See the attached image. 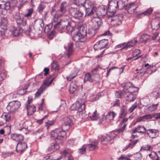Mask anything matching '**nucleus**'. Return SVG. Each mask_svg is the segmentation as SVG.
<instances>
[{"label":"nucleus","instance_id":"a211bd4d","mask_svg":"<svg viewBox=\"0 0 160 160\" xmlns=\"http://www.w3.org/2000/svg\"><path fill=\"white\" fill-rule=\"evenodd\" d=\"M44 99H42L41 103V111H42V113L44 114V113L46 114L43 117V118L41 119V123L42 121H43L45 118H47L48 116V112L46 110V108L44 105Z\"/></svg>","mask_w":160,"mask_h":160},{"label":"nucleus","instance_id":"c756f323","mask_svg":"<svg viewBox=\"0 0 160 160\" xmlns=\"http://www.w3.org/2000/svg\"><path fill=\"white\" fill-rule=\"evenodd\" d=\"M53 143L48 148V150L49 151L51 152H53L59 149V145L58 144L59 143Z\"/></svg>","mask_w":160,"mask_h":160},{"label":"nucleus","instance_id":"a19ab883","mask_svg":"<svg viewBox=\"0 0 160 160\" xmlns=\"http://www.w3.org/2000/svg\"><path fill=\"white\" fill-rule=\"evenodd\" d=\"M149 156L152 160H159V157L155 152H151Z\"/></svg>","mask_w":160,"mask_h":160},{"label":"nucleus","instance_id":"f03ea898","mask_svg":"<svg viewBox=\"0 0 160 160\" xmlns=\"http://www.w3.org/2000/svg\"><path fill=\"white\" fill-rule=\"evenodd\" d=\"M121 4L122 3L117 0H111L108 4V11L107 13V17L110 18L115 14L118 8L121 9L122 7L120 6Z\"/></svg>","mask_w":160,"mask_h":160},{"label":"nucleus","instance_id":"aec40b11","mask_svg":"<svg viewBox=\"0 0 160 160\" xmlns=\"http://www.w3.org/2000/svg\"><path fill=\"white\" fill-rule=\"evenodd\" d=\"M147 130L146 128L143 125L139 126L135 129L132 130V133H134L138 132L141 133H144L147 132Z\"/></svg>","mask_w":160,"mask_h":160},{"label":"nucleus","instance_id":"4d7b16f0","mask_svg":"<svg viewBox=\"0 0 160 160\" xmlns=\"http://www.w3.org/2000/svg\"><path fill=\"white\" fill-rule=\"evenodd\" d=\"M134 157L136 160H140L142 158V155L139 152H137L134 154Z\"/></svg>","mask_w":160,"mask_h":160},{"label":"nucleus","instance_id":"5701e85b","mask_svg":"<svg viewBox=\"0 0 160 160\" xmlns=\"http://www.w3.org/2000/svg\"><path fill=\"white\" fill-rule=\"evenodd\" d=\"M8 25V21L7 17H2L1 18L0 26L2 28L6 29Z\"/></svg>","mask_w":160,"mask_h":160},{"label":"nucleus","instance_id":"8fccbe9b","mask_svg":"<svg viewBox=\"0 0 160 160\" xmlns=\"http://www.w3.org/2000/svg\"><path fill=\"white\" fill-rule=\"evenodd\" d=\"M126 125V124H124L122 126V127L121 128H119L118 129L116 130L115 131H114L113 132H114L115 133V132H118V133H120L121 132H122L124 130Z\"/></svg>","mask_w":160,"mask_h":160},{"label":"nucleus","instance_id":"423d86ee","mask_svg":"<svg viewBox=\"0 0 160 160\" xmlns=\"http://www.w3.org/2000/svg\"><path fill=\"white\" fill-rule=\"evenodd\" d=\"M116 134L114 132H111L108 134H107L105 136L102 137L101 142L103 145H106L109 143L115 137Z\"/></svg>","mask_w":160,"mask_h":160},{"label":"nucleus","instance_id":"a878e982","mask_svg":"<svg viewBox=\"0 0 160 160\" xmlns=\"http://www.w3.org/2000/svg\"><path fill=\"white\" fill-rule=\"evenodd\" d=\"M53 81H44L41 87V94L45 90L46 88L48 87L52 83Z\"/></svg>","mask_w":160,"mask_h":160},{"label":"nucleus","instance_id":"2f4dec72","mask_svg":"<svg viewBox=\"0 0 160 160\" xmlns=\"http://www.w3.org/2000/svg\"><path fill=\"white\" fill-rule=\"evenodd\" d=\"M152 95L155 98H157L160 96V88H157L152 92Z\"/></svg>","mask_w":160,"mask_h":160},{"label":"nucleus","instance_id":"72a5a7b5","mask_svg":"<svg viewBox=\"0 0 160 160\" xmlns=\"http://www.w3.org/2000/svg\"><path fill=\"white\" fill-rule=\"evenodd\" d=\"M87 31L86 28L82 26L80 28L79 33V35H81L83 38H85L87 34Z\"/></svg>","mask_w":160,"mask_h":160},{"label":"nucleus","instance_id":"20e7f679","mask_svg":"<svg viewBox=\"0 0 160 160\" xmlns=\"http://www.w3.org/2000/svg\"><path fill=\"white\" fill-rule=\"evenodd\" d=\"M85 100L83 99H78L77 102L73 104L71 107V109L72 111H78L79 112H82L85 110Z\"/></svg>","mask_w":160,"mask_h":160},{"label":"nucleus","instance_id":"6e6552de","mask_svg":"<svg viewBox=\"0 0 160 160\" xmlns=\"http://www.w3.org/2000/svg\"><path fill=\"white\" fill-rule=\"evenodd\" d=\"M108 44V40L107 39H102L96 42L94 45L95 50H98L105 48Z\"/></svg>","mask_w":160,"mask_h":160},{"label":"nucleus","instance_id":"f704fd0d","mask_svg":"<svg viewBox=\"0 0 160 160\" xmlns=\"http://www.w3.org/2000/svg\"><path fill=\"white\" fill-rule=\"evenodd\" d=\"M95 30V29L92 28L88 30L87 35L88 38H92L96 34V31Z\"/></svg>","mask_w":160,"mask_h":160},{"label":"nucleus","instance_id":"4c0bfd02","mask_svg":"<svg viewBox=\"0 0 160 160\" xmlns=\"http://www.w3.org/2000/svg\"><path fill=\"white\" fill-rule=\"evenodd\" d=\"M136 98V95L133 93H130L129 95H127L126 100L129 102H133L135 100Z\"/></svg>","mask_w":160,"mask_h":160},{"label":"nucleus","instance_id":"3c124183","mask_svg":"<svg viewBox=\"0 0 160 160\" xmlns=\"http://www.w3.org/2000/svg\"><path fill=\"white\" fill-rule=\"evenodd\" d=\"M3 8L6 10H8L10 9L11 8L10 3L9 2H6L3 5Z\"/></svg>","mask_w":160,"mask_h":160},{"label":"nucleus","instance_id":"052dcab7","mask_svg":"<svg viewBox=\"0 0 160 160\" xmlns=\"http://www.w3.org/2000/svg\"><path fill=\"white\" fill-rule=\"evenodd\" d=\"M137 102H135L134 104L132 105V106L129 108L128 110V111L130 113H131L137 107Z\"/></svg>","mask_w":160,"mask_h":160},{"label":"nucleus","instance_id":"2eb2a0df","mask_svg":"<svg viewBox=\"0 0 160 160\" xmlns=\"http://www.w3.org/2000/svg\"><path fill=\"white\" fill-rule=\"evenodd\" d=\"M73 35V39L76 42H83L86 40L85 38H83L81 35H79L78 30L75 31L72 34Z\"/></svg>","mask_w":160,"mask_h":160},{"label":"nucleus","instance_id":"6e6d98bb","mask_svg":"<svg viewBox=\"0 0 160 160\" xmlns=\"http://www.w3.org/2000/svg\"><path fill=\"white\" fill-rule=\"evenodd\" d=\"M158 105V104L152 105L151 106L148 107V110L150 112H152L155 110L157 109V106Z\"/></svg>","mask_w":160,"mask_h":160},{"label":"nucleus","instance_id":"774afa93","mask_svg":"<svg viewBox=\"0 0 160 160\" xmlns=\"http://www.w3.org/2000/svg\"><path fill=\"white\" fill-rule=\"evenodd\" d=\"M145 120L152 119L154 117V114H148L144 115Z\"/></svg>","mask_w":160,"mask_h":160},{"label":"nucleus","instance_id":"e2e57ef3","mask_svg":"<svg viewBox=\"0 0 160 160\" xmlns=\"http://www.w3.org/2000/svg\"><path fill=\"white\" fill-rule=\"evenodd\" d=\"M55 31L54 30H52L48 35V38L49 39H52L55 35Z\"/></svg>","mask_w":160,"mask_h":160},{"label":"nucleus","instance_id":"bf43d9fd","mask_svg":"<svg viewBox=\"0 0 160 160\" xmlns=\"http://www.w3.org/2000/svg\"><path fill=\"white\" fill-rule=\"evenodd\" d=\"M86 148H87V147L86 145H83L82 147L79 149V153L81 154L85 153L86 152Z\"/></svg>","mask_w":160,"mask_h":160},{"label":"nucleus","instance_id":"69168bd1","mask_svg":"<svg viewBox=\"0 0 160 160\" xmlns=\"http://www.w3.org/2000/svg\"><path fill=\"white\" fill-rule=\"evenodd\" d=\"M97 111L95 110L93 113L90 116V118L92 120H96L98 117L96 114Z\"/></svg>","mask_w":160,"mask_h":160},{"label":"nucleus","instance_id":"9d476101","mask_svg":"<svg viewBox=\"0 0 160 160\" xmlns=\"http://www.w3.org/2000/svg\"><path fill=\"white\" fill-rule=\"evenodd\" d=\"M14 18L18 26H25L26 25V21L23 20V18L21 16L20 13H16L14 16Z\"/></svg>","mask_w":160,"mask_h":160},{"label":"nucleus","instance_id":"7c9ffc66","mask_svg":"<svg viewBox=\"0 0 160 160\" xmlns=\"http://www.w3.org/2000/svg\"><path fill=\"white\" fill-rule=\"evenodd\" d=\"M67 4L65 2H62L60 4V11L62 13H65L67 11Z\"/></svg>","mask_w":160,"mask_h":160},{"label":"nucleus","instance_id":"b1692460","mask_svg":"<svg viewBox=\"0 0 160 160\" xmlns=\"http://www.w3.org/2000/svg\"><path fill=\"white\" fill-rule=\"evenodd\" d=\"M116 115V113L113 111L109 112L106 116V120L108 122H109L113 120L114 118Z\"/></svg>","mask_w":160,"mask_h":160},{"label":"nucleus","instance_id":"c9c22d12","mask_svg":"<svg viewBox=\"0 0 160 160\" xmlns=\"http://www.w3.org/2000/svg\"><path fill=\"white\" fill-rule=\"evenodd\" d=\"M137 42V40H131L128 42L125 47V48H130L135 45L136 43Z\"/></svg>","mask_w":160,"mask_h":160},{"label":"nucleus","instance_id":"f8f14e48","mask_svg":"<svg viewBox=\"0 0 160 160\" xmlns=\"http://www.w3.org/2000/svg\"><path fill=\"white\" fill-rule=\"evenodd\" d=\"M111 18H112L111 20V22L112 23L113 22L114 25H118L122 23L123 16L122 14H119L116 16L113 15Z\"/></svg>","mask_w":160,"mask_h":160},{"label":"nucleus","instance_id":"39448f33","mask_svg":"<svg viewBox=\"0 0 160 160\" xmlns=\"http://www.w3.org/2000/svg\"><path fill=\"white\" fill-rule=\"evenodd\" d=\"M93 5L89 0H87L83 7L84 8L86 12L85 16H92L94 14L95 10L93 8Z\"/></svg>","mask_w":160,"mask_h":160},{"label":"nucleus","instance_id":"13d9d810","mask_svg":"<svg viewBox=\"0 0 160 160\" xmlns=\"http://www.w3.org/2000/svg\"><path fill=\"white\" fill-rule=\"evenodd\" d=\"M153 11V9L152 8H150L148 9L147 10L143 12V15L144 16H148L151 14Z\"/></svg>","mask_w":160,"mask_h":160},{"label":"nucleus","instance_id":"f257e3e1","mask_svg":"<svg viewBox=\"0 0 160 160\" xmlns=\"http://www.w3.org/2000/svg\"><path fill=\"white\" fill-rule=\"evenodd\" d=\"M66 132L60 128L56 129L50 133L51 136L58 143H62L66 139Z\"/></svg>","mask_w":160,"mask_h":160},{"label":"nucleus","instance_id":"cd10ccee","mask_svg":"<svg viewBox=\"0 0 160 160\" xmlns=\"http://www.w3.org/2000/svg\"><path fill=\"white\" fill-rule=\"evenodd\" d=\"M26 108L27 110L28 114L30 115H32L36 111V108L34 106H30L29 105H27Z\"/></svg>","mask_w":160,"mask_h":160},{"label":"nucleus","instance_id":"c85d7f7f","mask_svg":"<svg viewBox=\"0 0 160 160\" xmlns=\"http://www.w3.org/2000/svg\"><path fill=\"white\" fill-rule=\"evenodd\" d=\"M10 31L12 32V33L14 36H18L22 32V30L17 29L14 27H12L10 29Z\"/></svg>","mask_w":160,"mask_h":160},{"label":"nucleus","instance_id":"603ef678","mask_svg":"<svg viewBox=\"0 0 160 160\" xmlns=\"http://www.w3.org/2000/svg\"><path fill=\"white\" fill-rule=\"evenodd\" d=\"M151 27L152 30H158L160 27V23H156L153 24H151Z\"/></svg>","mask_w":160,"mask_h":160},{"label":"nucleus","instance_id":"ddd939ff","mask_svg":"<svg viewBox=\"0 0 160 160\" xmlns=\"http://www.w3.org/2000/svg\"><path fill=\"white\" fill-rule=\"evenodd\" d=\"M105 6H101L97 9L96 11L95 10V12L94 14L99 16L104 17L106 14H107L108 12Z\"/></svg>","mask_w":160,"mask_h":160},{"label":"nucleus","instance_id":"412c9836","mask_svg":"<svg viewBox=\"0 0 160 160\" xmlns=\"http://www.w3.org/2000/svg\"><path fill=\"white\" fill-rule=\"evenodd\" d=\"M98 142L97 141H95L92 142L91 143L86 145L87 149L89 151H91L97 149L98 148Z\"/></svg>","mask_w":160,"mask_h":160},{"label":"nucleus","instance_id":"864d4df0","mask_svg":"<svg viewBox=\"0 0 160 160\" xmlns=\"http://www.w3.org/2000/svg\"><path fill=\"white\" fill-rule=\"evenodd\" d=\"M140 53V50L138 49H136L132 52V54L133 57H135L139 55Z\"/></svg>","mask_w":160,"mask_h":160},{"label":"nucleus","instance_id":"6ab92c4d","mask_svg":"<svg viewBox=\"0 0 160 160\" xmlns=\"http://www.w3.org/2000/svg\"><path fill=\"white\" fill-rule=\"evenodd\" d=\"M11 137L13 140L18 142H20L24 139L23 136L19 134H12L11 135Z\"/></svg>","mask_w":160,"mask_h":160},{"label":"nucleus","instance_id":"49530a36","mask_svg":"<svg viewBox=\"0 0 160 160\" xmlns=\"http://www.w3.org/2000/svg\"><path fill=\"white\" fill-rule=\"evenodd\" d=\"M60 154L62 157H68L71 154L70 151L69 150H64L60 152Z\"/></svg>","mask_w":160,"mask_h":160},{"label":"nucleus","instance_id":"0eeeda50","mask_svg":"<svg viewBox=\"0 0 160 160\" xmlns=\"http://www.w3.org/2000/svg\"><path fill=\"white\" fill-rule=\"evenodd\" d=\"M20 106V103L17 101H13L10 102L7 107V110L9 112H15Z\"/></svg>","mask_w":160,"mask_h":160},{"label":"nucleus","instance_id":"37998d69","mask_svg":"<svg viewBox=\"0 0 160 160\" xmlns=\"http://www.w3.org/2000/svg\"><path fill=\"white\" fill-rule=\"evenodd\" d=\"M152 147L149 145H146L142 147L141 148L140 151H144L145 150L152 151Z\"/></svg>","mask_w":160,"mask_h":160},{"label":"nucleus","instance_id":"473e14b6","mask_svg":"<svg viewBox=\"0 0 160 160\" xmlns=\"http://www.w3.org/2000/svg\"><path fill=\"white\" fill-rule=\"evenodd\" d=\"M73 44L70 43L68 44V52L66 53L67 57L69 58L72 53V48Z\"/></svg>","mask_w":160,"mask_h":160},{"label":"nucleus","instance_id":"bb28decb","mask_svg":"<svg viewBox=\"0 0 160 160\" xmlns=\"http://www.w3.org/2000/svg\"><path fill=\"white\" fill-rule=\"evenodd\" d=\"M128 112L127 107L123 105L121 108L120 118H122L125 117L128 113Z\"/></svg>","mask_w":160,"mask_h":160},{"label":"nucleus","instance_id":"de8ad7c7","mask_svg":"<svg viewBox=\"0 0 160 160\" xmlns=\"http://www.w3.org/2000/svg\"><path fill=\"white\" fill-rule=\"evenodd\" d=\"M126 94L124 91H116L115 92V95L118 98H121L124 96Z\"/></svg>","mask_w":160,"mask_h":160},{"label":"nucleus","instance_id":"dca6fc26","mask_svg":"<svg viewBox=\"0 0 160 160\" xmlns=\"http://www.w3.org/2000/svg\"><path fill=\"white\" fill-rule=\"evenodd\" d=\"M27 148V144L24 142H18L16 147V151L18 152H22Z\"/></svg>","mask_w":160,"mask_h":160},{"label":"nucleus","instance_id":"5fc2aeb1","mask_svg":"<svg viewBox=\"0 0 160 160\" xmlns=\"http://www.w3.org/2000/svg\"><path fill=\"white\" fill-rule=\"evenodd\" d=\"M55 122V121L53 120L51 121H48L46 122L45 126L47 127V128L48 129L49 127L53 125L54 124Z\"/></svg>","mask_w":160,"mask_h":160},{"label":"nucleus","instance_id":"7ed1b4c3","mask_svg":"<svg viewBox=\"0 0 160 160\" xmlns=\"http://www.w3.org/2000/svg\"><path fill=\"white\" fill-rule=\"evenodd\" d=\"M127 8L128 13L135 15L137 18H141L144 16L143 12L138 13L139 12L137 10L138 6L134 2L129 3L127 5Z\"/></svg>","mask_w":160,"mask_h":160},{"label":"nucleus","instance_id":"680f3d73","mask_svg":"<svg viewBox=\"0 0 160 160\" xmlns=\"http://www.w3.org/2000/svg\"><path fill=\"white\" fill-rule=\"evenodd\" d=\"M76 4L78 6L81 5L83 6L87 0H75Z\"/></svg>","mask_w":160,"mask_h":160},{"label":"nucleus","instance_id":"58836bf2","mask_svg":"<svg viewBox=\"0 0 160 160\" xmlns=\"http://www.w3.org/2000/svg\"><path fill=\"white\" fill-rule=\"evenodd\" d=\"M29 83H28L25 85L22 89H21L18 92V93L21 95H24L26 92V90L29 86Z\"/></svg>","mask_w":160,"mask_h":160},{"label":"nucleus","instance_id":"338daca9","mask_svg":"<svg viewBox=\"0 0 160 160\" xmlns=\"http://www.w3.org/2000/svg\"><path fill=\"white\" fill-rule=\"evenodd\" d=\"M33 12V9L31 8L28 10V12L25 15V17L27 18L30 17Z\"/></svg>","mask_w":160,"mask_h":160},{"label":"nucleus","instance_id":"1a4fd4ad","mask_svg":"<svg viewBox=\"0 0 160 160\" xmlns=\"http://www.w3.org/2000/svg\"><path fill=\"white\" fill-rule=\"evenodd\" d=\"M69 12L71 15L76 19L80 20L83 16L82 12L74 8H71Z\"/></svg>","mask_w":160,"mask_h":160},{"label":"nucleus","instance_id":"9b49d317","mask_svg":"<svg viewBox=\"0 0 160 160\" xmlns=\"http://www.w3.org/2000/svg\"><path fill=\"white\" fill-rule=\"evenodd\" d=\"M92 28L95 29H98L102 24V20L98 17H93L91 20Z\"/></svg>","mask_w":160,"mask_h":160},{"label":"nucleus","instance_id":"09e8293b","mask_svg":"<svg viewBox=\"0 0 160 160\" xmlns=\"http://www.w3.org/2000/svg\"><path fill=\"white\" fill-rule=\"evenodd\" d=\"M63 124L62 125V130L65 132V131L68 130L70 128L71 125L68 124H67L63 122Z\"/></svg>","mask_w":160,"mask_h":160},{"label":"nucleus","instance_id":"f3484780","mask_svg":"<svg viewBox=\"0 0 160 160\" xmlns=\"http://www.w3.org/2000/svg\"><path fill=\"white\" fill-rule=\"evenodd\" d=\"M146 133L150 138H153L158 136L159 132L157 129H150L147 130Z\"/></svg>","mask_w":160,"mask_h":160},{"label":"nucleus","instance_id":"0e129e2a","mask_svg":"<svg viewBox=\"0 0 160 160\" xmlns=\"http://www.w3.org/2000/svg\"><path fill=\"white\" fill-rule=\"evenodd\" d=\"M144 115L136 119V123L145 121Z\"/></svg>","mask_w":160,"mask_h":160},{"label":"nucleus","instance_id":"4468645a","mask_svg":"<svg viewBox=\"0 0 160 160\" xmlns=\"http://www.w3.org/2000/svg\"><path fill=\"white\" fill-rule=\"evenodd\" d=\"M69 22L67 21H65L64 20H61L59 22L54 25V29H56L59 28V29H64L66 28L68 25Z\"/></svg>","mask_w":160,"mask_h":160},{"label":"nucleus","instance_id":"e433bc0d","mask_svg":"<svg viewBox=\"0 0 160 160\" xmlns=\"http://www.w3.org/2000/svg\"><path fill=\"white\" fill-rule=\"evenodd\" d=\"M132 84L131 82H127L122 83L121 84V86L124 89L126 90L127 91Z\"/></svg>","mask_w":160,"mask_h":160},{"label":"nucleus","instance_id":"79ce46f5","mask_svg":"<svg viewBox=\"0 0 160 160\" xmlns=\"http://www.w3.org/2000/svg\"><path fill=\"white\" fill-rule=\"evenodd\" d=\"M150 36L147 34H143L141 37L140 41L141 42H145L150 39Z\"/></svg>","mask_w":160,"mask_h":160},{"label":"nucleus","instance_id":"a18cd8bd","mask_svg":"<svg viewBox=\"0 0 160 160\" xmlns=\"http://www.w3.org/2000/svg\"><path fill=\"white\" fill-rule=\"evenodd\" d=\"M2 117L4 118L6 122H8L11 118V115L9 113H4L3 114Z\"/></svg>","mask_w":160,"mask_h":160},{"label":"nucleus","instance_id":"ea45409f","mask_svg":"<svg viewBox=\"0 0 160 160\" xmlns=\"http://www.w3.org/2000/svg\"><path fill=\"white\" fill-rule=\"evenodd\" d=\"M66 29L68 32H70L71 34L73 33L75 31H78V29L76 28L72 27L69 24V23L67 26L66 27Z\"/></svg>","mask_w":160,"mask_h":160},{"label":"nucleus","instance_id":"393cba45","mask_svg":"<svg viewBox=\"0 0 160 160\" xmlns=\"http://www.w3.org/2000/svg\"><path fill=\"white\" fill-rule=\"evenodd\" d=\"M73 118L72 116H65L62 118V120L63 122L68 124L71 125L73 124Z\"/></svg>","mask_w":160,"mask_h":160},{"label":"nucleus","instance_id":"4be33fe9","mask_svg":"<svg viewBox=\"0 0 160 160\" xmlns=\"http://www.w3.org/2000/svg\"><path fill=\"white\" fill-rule=\"evenodd\" d=\"M79 86H78L76 85L75 82H72L70 85V88L69 89V92L72 94L74 93L75 92L78 91Z\"/></svg>","mask_w":160,"mask_h":160},{"label":"nucleus","instance_id":"c03bdc74","mask_svg":"<svg viewBox=\"0 0 160 160\" xmlns=\"http://www.w3.org/2000/svg\"><path fill=\"white\" fill-rule=\"evenodd\" d=\"M138 88L133 86L132 84L127 91L129 92L130 93H132L133 92L138 91Z\"/></svg>","mask_w":160,"mask_h":160}]
</instances>
